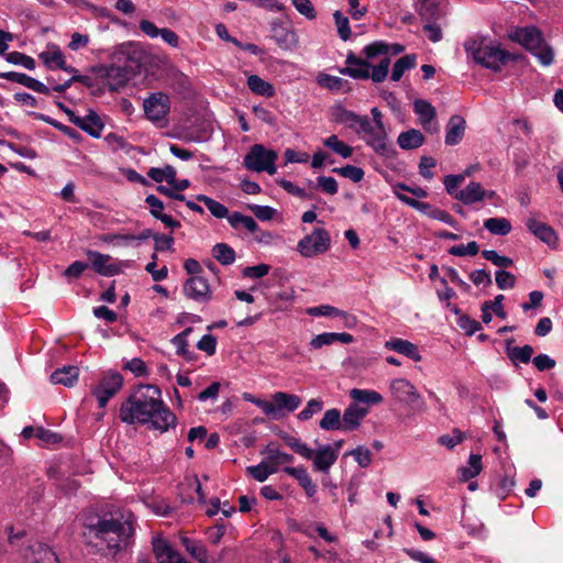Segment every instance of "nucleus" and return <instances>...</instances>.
Returning <instances> with one entry per match:
<instances>
[{"instance_id": "1", "label": "nucleus", "mask_w": 563, "mask_h": 563, "mask_svg": "<svg viewBox=\"0 0 563 563\" xmlns=\"http://www.w3.org/2000/svg\"><path fill=\"white\" fill-rule=\"evenodd\" d=\"M120 419L129 424H146L150 429L166 432L176 426L177 418L162 400L161 389L154 385H140L122 402Z\"/></svg>"}, {"instance_id": "2", "label": "nucleus", "mask_w": 563, "mask_h": 563, "mask_svg": "<svg viewBox=\"0 0 563 563\" xmlns=\"http://www.w3.org/2000/svg\"><path fill=\"white\" fill-rule=\"evenodd\" d=\"M152 56L136 43L121 46L112 55L111 64L106 67V85L110 90L123 87L133 75L146 69Z\"/></svg>"}, {"instance_id": "3", "label": "nucleus", "mask_w": 563, "mask_h": 563, "mask_svg": "<svg viewBox=\"0 0 563 563\" xmlns=\"http://www.w3.org/2000/svg\"><path fill=\"white\" fill-rule=\"evenodd\" d=\"M96 539V547L109 554L118 552L131 545L134 529L132 520L102 519L91 529Z\"/></svg>"}, {"instance_id": "4", "label": "nucleus", "mask_w": 563, "mask_h": 563, "mask_svg": "<svg viewBox=\"0 0 563 563\" xmlns=\"http://www.w3.org/2000/svg\"><path fill=\"white\" fill-rule=\"evenodd\" d=\"M364 56H366L364 54ZM346 66L340 73L354 79H372L374 82H383L388 75L387 59H368L350 54L346 57Z\"/></svg>"}, {"instance_id": "5", "label": "nucleus", "mask_w": 563, "mask_h": 563, "mask_svg": "<svg viewBox=\"0 0 563 563\" xmlns=\"http://www.w3.org/2000/svg\"><path fill=\"white\" fill-rule=\"evenodd\" d=\"M486 37H477L467 41L464 46L473 59L482 66L498 70L508 58V54L498 46L485 43Z\"/></svg>"}, {"instance_id": "6", "label": "nucleus", "mask_w": 563, "mask_h": 563, "mask_svg": "<svg viewBox=\"0 0 563 563\" xmlns=\"http://www.w3.org/2000/svg\"><path fill=\"white\" fill-rule=\"evenodd\" d=\"M278 155L275 151L266 148L262 144H255L250 147L244 157V166L251 172H266L274 175L277 170L276 161Z\"/></svg>"}, {"instance_id": "7", "label": "nucleus", "mask_w": 563, "mask_h": 563, "mask_svg": "<svg viewBox=\"0 0 563 563\" xmlns=\"http://www.w3.org/2000/svg\"><path fill=\"white\" fill-rule=\"evenodd\" d=\"M446 2L444 0H420L419 14L424 21L423 30L431 35H440L442 21L445 15Z\"/></svg>"}, {"instance_id": "8", "label": "nucleus", "mask_w": 563, "mask_h": 563, "mask_svg": "<svg viewBox=\"0 0 563 563\" xmlns=\"http://www.w3.org/2000/svg\"><path fill=\"white\" fill-rule=\"evenodd\" d=\"M301 404L299 396L277 391L272 396V400L267 402H258L260 409L268 417L277 419L285 415V412L295 411Z\"/></svg>"}, {"instance_id": "9", "label": "nucleus", "mask_w": 563, "mask_h": 563, "mask_svg": "<svg viewBox=\"0 0 563 563\" xmlns=\"http://www.w3.org/2000/svg\"><path fill=\"white\" fill-rule=\"evenodd\" d=\"M331 245L329 232L323 228L314 229L310 234L302 238L297 244V251L306 258L325 253Z\"/></svg>"}, {"instance_id": "10", "label": "nucleus", "mask_w": 563, "mask_h": 563, "mask_svg": "<svg viewBox=\"0 0 563 563\" xmlns=\"http://www.w3.org/2000/svg\"><path fill=\"white\" fill-rule=\"evenodd\" d=\"M123 377L118 372H107L99 383L92 388V395L97 398L100 408L107 406L108 401L122 388Z\"/></svg>"}, {"instance_id": "11", "label": "nucleus", "mask_w": 563, "mask_h": 563, "mask_svg": "<svg viewBox=\"0 0 563 563\" xmlns=\"http://www.w3.org/2000/svg\"><path fill=\"white\" fill-rule=\"evenodd\" d=\"M389 391L393 398L409 406L420 404L423 406L420 393L417 390L413 384L406 378H395L389 383Z\"/></svg>"}, {"instance_id": "12", "label": "nucleus", "mask_w": 563, "mask_h": 563, "mask_svg": "<svg viewBox=\"0 0 563 563\" xmlns=\"http://www.w3.org/2000/svg\"><path fill=\"white\" fill-rule=\"evenodd\" d=\"M530 52L542 66H550L554 60V52L544 37H514Z\"/></svg>"}, {"instance_id": "13", "label": "nucleus", "mask_w": 563, "mask_h": 563, "mask_svg": "<svg viewBox=\"0 0 563 563\" xmlns=\"http://www.w3.org/2000/svg\"><path fill=\"white\" fill-rule=\"evenodd\" d=\"M362 139L378 155L385 158H390L395 155V150L387 142L388 136L385 125L378 128V125L374 124L373 130L367 135H363Z\"/></svg>"}, {"instance_id": "14", "label": "nucleus", "mask_w": 563, "mask_h": 563, "mask_svg": "<svg viewBox=\"0 0 563 563\" xmlns=\"http://www.w3.org/2000/svg\"><path fill=\"white\" fill-rule=\"evenodd\" d=\"M143 106L146 118L153 122H159L166 118L169 111V99L162 92L153 93L144 100Z\"/></svg>"}, {"instance_id": "15", "label": "nucleus", "mask_w": 563, "mask_h": 563, "mask_svg": "<svg viewBox=\"0 0 563 563\" xmlns=\"http://www.w3.org/2000/svg\"><path fill=\"white\" fill-rule=\"evenodd\" d=\"M184 294L197 302H208L211 298L210 285L201 276L188 278L184 284Z\"/></svg>"}, {"instance_id": "16", "label": "nucleus", "mask_w": 563, "mask_h": 563, "mask_svg": "<svg viewBox=\"0 0 563 563\" xmlns=\"http://www.w3.org/2000/svg\"><path fill=\"white\" fill-rule=\"evenodd\" d=\"M404 48L405 47L400 44H387L383 41H375L364 47L363 54H365L368 59H387L389 66L390 58L400 54Z\"/></svg>"}, {"instance_id": "17", "label": "nucleus", "mask_w": 563, "mask_h": 563, "mask_svg": "<svg viewBox=\"0 0 563 563\" xmlns=\"http://www.w3.org/2000/svg\"><path fill=\"white\" fill-rule=\"evenodd\" d=\"M305 459L312 461L314 471L327 474L335 464L338 460V452L332 450L330 444H325L319 446L317 450H312L311 456Z\"/></svg>"}, {"instance_id": "18", "label": "nucleus", "mask_w": 563, "mask_h": 563, "mask_svg": "<svg viewBox=\"0 0 563 563\" xmlns=\"http://www.w3.org/2000/svg\"><path fill=\"white\" fill-rule=\"evenodd\" d=\"M153 551L158 563H189L162 538L153 539Z\"/></svg>"}, {"instance_id": "19", "label": "nucleus", "mask_w": 563, "mask_h": 563, "mask_svg": "<svg viewBox=\"0 0 563 563\" xmlns=\"http://www.w3.org/2000/svg\"><path fill=\"white\" fill-rule=\"evenodd\" d=\"M0 78L7 79L12 82L20 84L35 92L48 95L51 89L41 82L40 80L27 76L23 73L18 71H7V73H0Z\"/></svg>"}, {"instance_id": "20", "label": "nucleus", "mask_w": 563, "mask_h": 563, "mask_svg": "<svg viewBox=\"0 0 563 563\" xmlns=\"http://www.w3.org/2000/svg\"><path fill=\"white\" fill-rule=\"evenodd\" d=\"M368 410L358 406L357 404H351L341 415L342 419V431L350 432L356 430L363 419L366 417Z\"/></svg>"}, {"instance_id": "21", "label": "nucleus", "mask_w": 563, "mask_h": 563, "mask_svg": "<svg viewBox=\"0 0 563 563\" xmlns=\"http://www.w3.org/2000/svg\"><path fill=\"white\" fill-rule=\"evenodd\" d=\"M88 257L93 269L102 276H114L120 272L117 264L111 262V256L96 251H89Z\"/></svg>"}, {"instance_id": "22", "label": "nucleus", "mask_w": 563, "mask_h": 563, "mask_svg": "<svg viewBox=\"0 0 563 563\" xmlns=\"http://www.w3.org/2000/svg\"><path fill=\"white\" fill-rule=\"evenodd\" d=\"M528 230L533 233L542 242L549 246L554 247L558 243V235L555 231L544 222L537 220L536 218H529L526 222Z\"/></svg>"}, {"instance_id": "23", "label": "nucleus", "mask_w": 563, "mask_h": 563, "mask_svg": "<svg viewBox=\"0 0 563 563\" xmlns=\"http://www.w3.org/2000/svg\"><path fill=\"white\" fill-rule=\"evenodd\" d=\"M26 563H57L55 552L46 544L36 542L32 544L25 554Z\"/></svg>"}, {"instance_id": "24", "label": "nucleus", "mask_w": 563, "mask_h": 563, "mask_svg": "<svg viewBox=\"0 0 563 563\" xmlns=\"http://www.w3.org/2000/svg\"><path fill=\"white\" fill-rule=\"evenodd\" d=\"M384 346L385 349L402 354L415 362H419L422 358L416 344L400 338H391L385 342Z\"/></svg>"}, {"instance_id": "25", "label": "nucleus", "mask_w": 563, "mask_h": 563, "mask_svg": "<svg viewBox=\"0 0 563 563\" xmlns=\"http://www.w3.org/2000/svg\"><path fill=\"white\" fill-rule=\"evenodd\" d=\"M466 122L461 115H452L445 128V144L456 145L459 144L465 133Z\"/></svg>"}, {"instance_id": "26", "label": "nucleus", "mask_w": 563, "mask_h": 563, "mask_svg": "<svg viewBox=\"0 0 563 563\" xmlns=\"http://www.w3.org/2000/svg\"><path fill=\"white\" fill-rule=\"evenodd\" d=\"M413 107L415 112L420 118V123L422 124V126L428 131H437L438 126L437 123L434 122L435 110L431 106V103H429L426 100L419 99L415 101Z\"/></svg>"}, {"instance_id": "27", "label": "nucleus", "mask_w": 563, "mask_h": 563, "mask_svg": "<svg viewBox=\"0 0 563 563\" xmlns=\"http://www.w3.org/2000/svg\"><path fill=\"white\" fill-rule=\"evenodd\" d=\"M455 199L464 205H473L485 199L484 188L479 183L472 181L455 194Z\"/></svg>"}, {"instance_id": "28", "label": "nucleus", "mask_w": 563, "mask_h": 563, "mask_svg": "<svg viewBox=\"0 0 563 563\" xmlns=\"http://www.w3.org/2000/svg\"><path fill=\"white\" fill-rule=\"evenodd\" d=\"M38 57L48 69L64 67L65 56L57 45L48 44Z\"/></svg>"}, {"instance_id": "29", "label": "nucleus", "mask_w": 563, "mask_h": 563, "mask_svg": "<svg viewBox=\"0 0 563 563\" xmlns=\"http://www.w3.org/2000/svg\"><path fill=\"white\" fill-rule=\"evenodd\" d=\"M78 375L79 369L76 366H64L52 373L51 382L70 387L77 382Z\"/></svg>"}, {"instance_id": "30", "label": "nucleus", "mask_w": 563, "mask_h": 563, "mask_svg": "<svg viewBox=\"0 0 563 563\" xmlns=\"http://www.w3.org/2000/svg\"><path fill=\"white\" fill-rule=\"evenodd\" d=\"M423 134L416 129H410L406 132H401L397 139V143L402 150L418 148L423 144Z\"/></svg>"}, {"instance_id": "31", "label": "nucleus", "mask_w": 563, "mask_h": 563, "mask_svg": "<svg viewBox=\"0 0 563 563\" xmlns=\"http://www.w3.org/2000/svg\"><path fill=\"white\" fill-rule=\"evenodd\" d=\"M483 470L482 456L479 454H471L467 465L459 468V476L462 482H467L476 477Z\"/></svg>"}, {"instance_id": "32", "label": "nucleus", "mask_w": 563, "mask_h": 563, "mask_svg": "<svg viewBox=\"0 0 563 563\" xmlns=\"http://www.w3.org/2000/svg\"><path fill=\"white\" fill-rule=\"evenodd\" d=\"M417 66V55L407 54L396 60L391 69L390 79L393 81H399L407 70H410Z\"/></svg>"}, {"instance_id": "33", "label": "nucleus", "mask_w": 563, "mask_h": 563, "mask_svg": "<svg viewBox=\"0 0 563 563\" xmlns=\"http://www.w3.org/2000/svg\"><path fill=\"white\" fill-rule=\"evenodd\" d=\"M77 126L92 137H99L103 129V123L96 112L89 111L87 115L81 117V123L77 124Z\"/></svg>"}, {"instance_id": "34", "label": "nucleus", "mask_w": 563, "mask_h": 563, "mask_svg": "<svg viewBox=\"0 0 563 563\" xmlns=\"http://www.w3.org/2000/svg\"><path fill=\"white\" fill-rule=\"evenodd\" d=\"M247 87L253 93L262 96V97L269 98L275 95V89H274L273 85H271L268 81L262 79L257 75L249 76Z\"/></svg>"}, {"instance_id": "35", "label": "nucleus", "mask_w": 563, "mask_h": 563, "mask_svg": "<svg viewBox=\"0 0 563 563\" xmlns=\"http://www.w3.org/2000/svg\"><path fill=\"white\" fill-rule=\"evenodd\" d=\"M350 396L354 401L366 405H378L383 402V396L373 389L353 388L350 391Z\"/></svg>"}, {"instance_id": "36", "label": "nucleus", "mask_w": 563, "mask_h": 563, "mask_svg": "<svg viewBox=\"0 0 563 563\" xmlns=\"http://www.w3.org/2000/svg\"><path fill=\"white\" fill-rule=\"evenodd\" d=\"M317 82L321 87L333 90V91L344 92L349 89L347 80H345L341 77H336V76H332V75H328V74H320L317 77Z\"/></svg>"}, {"instance_id": "37", "label": "nucleus", "mask_w": 563, "mask_h": 563, "mask_svg": "<svg viewBox=\"0 0 563 563\" xmlns=\"http://www.w3.org/2000/svg\"><path fill=\"white\" fill-rule=\"evenodd\" d=\"M181 543L185 547L186 551L200 563L208 562V552L205 545L196 540H191L187 537L181 538Z\"/></svg>"}, {"instance_id": "38", "label": "nucleus", "mask_w": 563, "mask_h": 563, "mask_svg": "<svg viewBox=\"0 0 563 563\" xmlns=\"http://www.w3.org/2000/svg\"><path fill=\"white\" fill-rule=\"evenodd\" d=\"M319 427L324 431H342V419L340 410L336 408L327 410L319 422Z\"/></svg>"}, {"instance_id": "39", "label": "nucleus", "mask_w": 563, "mask_h": 563, "mask_svg": "<svg viewBox=\"0 0 563 563\" xmlns=\"http://www.w3.org/2000/svg\"><path fill=\"white\" fill-rule=\"evenodd\" d=\"M484 228L495 235H507L511 231V223L506 218H488L484 221Z\"/></svg>"}, {"instance_id": "40", "label": "nucleus", "mask_w": 563, "mask_h": 563, "mask_svg": "<svg viewBox=\"0 0 563 563\" xmlns=\"http://www.w3.org/2000/svg\"><path fill=\"white\" fill-rule=\"evenodd\" d=\"M277 472V467L271 466L265 460L257 465L246 467V473L257 482H265L269 475Z\"/></svg>"}, {"instance_id": "41", "label": "nucleus", "mask_w": 563, "mask_h": 563, "mask_svg": "<svg viewBox=\"0 0 563 563\" xmlns=\"http://www.w3.org/2000/svg\"><path fill=\"white\" fill-rule=\"evenodd\" d=\"M176 175H177L176 169L170 165H166L162 168L151 167L147 172V176L151 179H153L154 181H156V183L166 181L168 185H170V183L175 181Z\"/></svg>"}, {"instance_id": "42", "label": "nucleus", "mask_w": 563, "mask_h": 563, "mask_svg": "<svg viewBox=\"0 0 563 563\" xmlns=\"http://www.w3.org/2000/svg\"><path fill=\"white\" fill-rule=\"evenodd\" d=\"M230 225L234 229L241 227L245 228L249 232L253 233L258 229L256 221L249 216H244L240 212H233L228 217Z\"/></svg>"}, {"instance_id": "43", "label": "nucleus", "mask_w": 563, "mask_h": 563, "mask_svg": "<svg viewBox=\"0 0 563 563\" xmlns=\"http://www.w3.org/2000/svg\"><path fill=\"white\" fill-rule=\"evenodd\" d=\"M361 118L362 115L342 107H339L335 111V121L354 131H356Z\"/></svg>"}, {"instance_id": "44", "label": "nucleus", "mask_w": 563, "mask_h": 563, "mask_svg": "<svg viewBox=\"0 0 563 563\" xmlns=\"http://www.w3.org/2000/svg\"><path fill=\"white\" fill-rule=\"evenodd\" d=\"M197 199L205 203V206L213 217L218 219H223L230 216L228 208L221 202L205 195H199Z\"/></svg>"}, {"instance_id": "45", "label": "nucleus", "mask_w": 563, "mask_h": 563, "mask_svg": "<svg viewBox=\"0 0 563 563\" xmlns=\"http://www.w3.org/2000/svg\"><path fill=\"white\" fill-rule=\"evenodd\" d=\"M323 145L331 148L334 153L343 158H349L353 154V148L340 141L336 135H331L323 140Z\"/></svg>"}, {"instance_id": "46", "label": "nucleus", "mask_w": 563, "mask_h": 563, "mask_svg": "<svg viewBox=\"0 0 563 563\" xmlns=\"http://www.w3.org/2000/svg\"><path fill=\"white\" fill-rule=\"evenodd\" d=\"M213 257L223 265H230L235 260V253L232 247L224 243H218L212 249Z\"/></svg>"}, {"instance_id": "47", "label": "nucleus", "mask_w": 563, "mask_h": 563, "mask_svg": "<svg viewBox=\"0 0 563 563\" xmlns=\"http://www.w3.org/2000/svg\"><path fill=\"white\" fill-rule=\"evenodd\" d=\"M191 328H186L183 332L178 333L172 339V343L176 347L177 355L189 358L187 338L191 333Z\"/></svg>"}, {"instance_id": "48", "label": "nucleus", "mask_w": 563, "mask_h": 563, "mask_svg": "<svg viewBox=\"0 0 563 563\" xmlns=\"http://www.w3.org/2000/svg\"><path fill=\"white\" fill-rule=\"evenodd\" d=\"M5 60L13 65H20L29 70L35 69V60L23 53L20 52H12L7 54Z\"/></svg>"}, {"instance_id": "49", "label": "nucleus", "mask_w": 563, "mask_h": 563, "mask_svg": "<svg viewBox=\"0 0 563 563\" xmlns=\"http://www.w3.org/2000/svg\"><path fill=\"white\" fill-rule=\"evenodd\" d=\"M3 531L8 538V542L13 547L20 545L26 537V530L23 527L8 525L3 528Z\"/></svg>"}, {"instance_id": "50", "label": "nucleus", "mask_w": 563, "mask_h": 563, "mask_svg": "<svg viewBox=\"0 0 563 563\" xmlns=\"http://www.w3.org/2000/svg\"><path fill=\"white\" fill-rule=\"evenodd\" d=\"M286 444L290 446L297 454L305 457H310L312 454V449L309 448L306 443L301 442L300 439L291 437V435H283Z\"/></svg>"}, {"instance_id": "51", "label": "nucleus", "mask_w": 563, "mask_h": 563, "mask_svg": "<svg viewBox=\"0 0 563 563\" xmlns=\"http://www.w3.org/2000/svg\"><path fill=\"white\" fill-rule=\"evenodd\" d=\"M36 118L51 124L52 126L56 128L57 130L62 131L64 134H66L67 136H69L73 140L78 141L80 139V135L76 130L52 119L51 117H48L46 114L38 113V114H36Z\"/></svg>"}, {"instance_id": "52", "label": "nucleus", "mask_w": 563, "mask_h": 563, "mask_svg": "<svg viewBox=\"0 0 563 563\" xmlns=\"http://www.w3.org/2000/svg\"><path fill=\"white\" fill-rule=\"evenodd\" d=\"M349 455H352L360 467L366 468L372 464L373 455L369 449L360 445L352 450Z\"/></svg>"}, {"instance_id": "53", "label": "nucleus", "mask_w": 563, "mask_h": 563, "mask_svg": "<svg viewBox=\"0 0 563 563\" xmlns=\"http://www.w3.org/2000/svg\"><path fill=\"white\" fill-rule=\"evenodd\" d=\"M533 354V347L531 345L516 346L511 349L508 353L509 357L512 361H518L520 363H529L531 361V356Z\"/></svg>"}, {"instance_id": "54", "label": "nucleus", "mask_w": 563, "mask_h": 563, "mask_svg": "<svg viewBox=\"0 0 563 563\" xmlns=\"http://www.w3.org/2000/svg\"><path fill=\"white\" fill-rule=\"evenodd\" d=\"M478 251L479 246L475 241L468 242L466 245H453L449 249V253L454 256H474Z\"/></svg>"}, {"instance_id": "55", "label": "nucleus", "mask_w": 563, "mask_h": 563, "mask_svg": "<svg viewBox=\"0 0 563 563\" xmlns=\"http://www.w3.org/2000/svg\"><path fill=\"white\" fill-rule=\"evenodd\" d=\"M323 408V401L319 398L310 399L299 413L298 419L302 421H307L312 418L313 415L320 412Z\"/></svg>"}, {"instance_id": "56", "label": "nucleus", "mask_w": 563, "mask_h": 563, "mask_svg": "<svg viewBox=\"0 0 563 563\" xmlns=\"http://www.w3.org/2000/svg\"><path fill=\"white\" fill-rule=\"evenodd\" d=\"M482 256L498 267H510L514 264V261L510 257L499 255L494 250L482 251Z\"/></svg>"}, {"instance_id": "57", "label": "nucleus", "mask_w": 563, "mask_h": 563, "mask_svg": "<svg viewBox=\"0 0 563 563\" xmlns=\"http://www.w3.org/2000/svg\"><path fill=\"white\" fill-rule=\"evenodd\" d=\"M495 282L499 289H511L516 285V276L507 271L499 269L495 274Z\"/></svg>"}, {"instance_id": "58", "label": "nucleus", "mask_w": 563, "mask_h": 563, "mask_svg": "<svg viewBox=\"0 0 563 563\" xmlns=\"http://www.w3.org/2000/svg\"><path fill=\"white\" fill-rule=\"evenodd\" d=\"M263 454L266 455L265 461L268 462L271 466H275L278 468V466L280 465L283 452L279 450V446L276 443H268L265 450L263 451Z\"/></svg>"}, {"instance_id": "59", "label": "nucleus", "mask_w": 563, "mask_h": 563, "mask_svg": "<svg viewBox=\"0 0 563 563\" xmlns=\"http://www.w3.org/2000/svg\"><path fill=\"white\" fill-rule=\"evenodd\" d=\"M334 172L345 178L351 179L354 183H358L364 178V170L353 165H346L344 167L335 168Z\"/></svg>"}, {"instance_id": "60", "label": "nucleus", "mask_w": 563, "mask_h": 563, "mask_svg": "<svg viewBox=\"0 0 563 563\" xmlns=\"http://www.w3.org/2000/svg\"><path fill=\"white\" fill-rule=\"evenodd\" d=\"M465 439V435L459 429H454L451 434H444L439 438V443L448 449H453Z\"/></svg>"}, {"instance_id": "61", "label": "nucleus", "mask_w": 563, "mask_h": 563, "mask_svg": "<svg viewBox=\"0 0 563 563\" xmlns=\"http://www.w3.org/2000/svg\"><path fill=\"white\" fill-rule=\"evenodd\" d=\"M261 221H269L274 218L276 210L269 206L249 205L247 207Z\"/></svg>"}, {"instance_id": "62", "label": "nucleus", "mask_w": 563, "mask_h": 563, "mask_svg": "<svg viewBox=\"0 0 563 563\" xmlns=\"http://www.w3.org/2000/svg\"><path fill=\"white\" fill-rule=\"evenodd\" d=\"M459 327L464 330L467 335H473L475 332L481 330L482 325L478 321L470 318L468 316L462 314L457 319Z\"/></svg>"}, {"instance_id": "63", "label": "nucleus", "mask_w": 563, "mask_h": 563, "mask_svg": "<svg viewBox=\"0 0 563 563\" xmlns=\"http://www.w3.org/2000/svg\"><path fill=\"white\" fill-rule=\"evenodd\" d=\"M317 183L318 187L328 195H335L339 190L335 178L331 176H319Z\"/></svg>"}, {"instance_id": "64", "label": "nucleus", "mask_w": 563, "mask_h": 563, "mask_svg": "<svg viewBox=\"0 0 563 563\" xmlns=\"http://www.w3.org/2000/svg\"><path fill=\"white\" fill-rule=\"evenodd\" d=\"M123 368L130 371L137 377L147 375V367L144 361L139 357H134L126 362Z\"/></svg>"}]
</instances>
